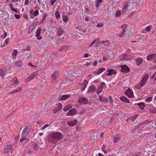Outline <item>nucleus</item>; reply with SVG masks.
<instances>
[{
	"label": "nucleus",
	"instance_id": "obj_1",
	"mask_svg": "<svg viewBox=\"0 0 156 156\" xmlns=\"http://www.w3.org/2000/svg\"><path fill=\"white\" fill-rule=\"evenodd\" d=\"M63 137V135L60 132H53L51 134L48 139V141L52 144H57L58 140L62 139Z\"/></svg>",
	"mask_w": 156,
	"mask_h": 156
},
{
	"label": "nucleus",
	"instance_id": "obj_2",
	"mask_svg": "<svg viewBox=\"0 0 156 156\" xmlns=\"http://www.w3.org/2000/svg\"><path fill=\"white\" fill-rule=\"evenodd\" d=\"M149 75L147 74L142 77L140 82L135 86V87L137 89H140L143 87L147 82L149 78Z\"/></svg>",
	"mask_w": 156,
	"mask_h": 156
},
{
	"label": "nucleus",
	"instance_id": "obj_3",
	"mask_svg": "<svg viewBox=\"0 0 156 156\" xmlns=\"http://www.w3.org/2000/svg\"><path fill=\"white\" fill-rule=\"evenodd\" d=\"M31 129V126L30 125L26 126L22 132V136L23 137L26 136L30 131Z\"/></svg>",
	"mask_w": 156,
	"mask_h": 156
},
{
	"label": "nucleus",
	"instance_id": "obj_4",
	"mask_svg": "<svg viewBox=\"0 0 156 156\" xmlns=\"http://www.w3.org/2000/svg\"><path fill=\"white\" fill-rule=\"evenodd\" d=\"M127 26V24H124L122 26V27L123 28L122 32V34L119 35V37H121L123 36L129 34L128 30H126V29L125 28Z\"/></svg>",
	"mask_w": 156,
	"mask_h": 156
},
{
	"label": "nucleus",
	"instance_id": "obj_5",
	"mask_svg": "<svg viewBox=\"0 0 156 156\" xmlns=\"http://www.w3.org/2000/svg\"><path fill=\"white\" fill-rule=\"evenodd\" d=\"M132 59H133V57H132L127 54H124L121 55L120 58L119 59V60L120 61H128Z\"/></svg>",
	"mask_w": 156,
	"mask_h": 156
},
{
	"label": "nucleus",
	"instance_id": "obj_6",
	"mask_svg": "<svg viewBox=\"0 0 156 156\" xmlns=\"http://www.w3.org/2000/svg\"><path fill=\"white\" fill-rule=\"evenodd\" d=\"M12 145L11 144L8 143L7 145L5 146L4 150V152L5 153H7L9 152L10 150L11 151V153L13 151V149H12Z\"/></svg>",
	"mask_w": 156,
	"mask_h": 156
},
{
	"label": "nucleus",
	"instance_id": "obj_7",
	"mask_svg": "<svg viewBox=\"0 0 156 156\" xmlns=\"http://www.w3.org/2000/svg\"><path fill=\"white\" fill-rule=\"evenodd\" d=\"M125 94L126 96L129 98H131L134 96L133 91L129 88L125 91Z\"/></svg>",
	"mask_w": 156,
	"mask_h": 156
},
{
	"label": "nucleus",
	"instance_id": "obj_8",
	"mask_svg": "<svg viewBox=\"0 0 156 156\" xmlns=\"http://www.w3.org/2000/svg\"><path fill=\"white\" fill-rule=\"evenodd\" d=\"M78 102L80 104H86L88 103V100L84 97H81L79 98Z\"/></svg>",
	"mask_w": 156,
	"mask_h": 156
},
{
	"label": "nucleus",
	"instance_id": "obj_9",
	"mask_svg": "<svg viewBox=\"0 0 156 156\" xmlns=\"http://www.w3.org/2000/svg\"><path fill=\"white\" fill-rule=\"evenodd\" d=\"M123 5L124 6L122 9V12L125 13L128 12L129 9L128 8L129 5L128 2H125L124 3Z\"/></svg>",
	"mask_w": 156,
	"mask_h": 156
},
{
	"label": "nucleus",
	"instance_id": "obj_10",
	"mask_svg": "<svg viewBox=\"0 0 156 156\" xmlns=\"http://www.w3.org/2000/svg\"><path fill=\"white\" fill-rule=\"evenodd\" d=\"M156 58V53H152L148 55L147 58L148 61H151Z\"/></svg>",
	"mask_w": 156,
	"mask_h": 156
},
{
	"label": "nucleus",
	"instance_id": "obj_11",
	"mask_svg": "<svg viewBox=\"0 0 156 156\" xmlns=\"http://www.w3.org/2000/svg\"><path fill=\"white\" fill-rule=\"evenodd\" d=\"M108 73L106 74V75L107 76H111L113 74L116 73V72L115 70L112 69H107Z\"/></svg>",
	"mask_w": 156,
	"mask_h": 156
},
{
	"label": "nucleus",
	"instance_id": "obj_12",
	"mask_svg": "<svg viewBox=\"0 0 156 156\" xmlns=\"http://www.w3.org/2000/svg\"><path fill=\"white\" fill-rule=\"evenodd\" d=\"M37 24V22H34L32 24H31L29 28L28 33L30 34L32 32Z\"/></svg>",
	"mask_w": 156,
	"mask_h": 156
},
{
	"label": "nucleus",
	"instance_id": "obj_13",
	"mask_svg": "<svg viewBox=\"0 0 156 156\" xmlns=\"http://www.w3.org/2000/svg\"><path fill=\"white\" fill-rule=\"evenodd\" d=\"M76 112L77 111L76 109L72 108L66 113V115L68 116L76 114Z\"/></svg>",
	"mask_w": 156,
	"mask_h": 156
},
{
	"label": "nucleus",
	"instance_id": "obj_14",
	"mask_svg": "<svg viewBox=\"0 0 156 156\" xmlns=\"http://www.w3.org/2000/svg\"><path fill=\"white\" fill-rule=\"evenodd\" d=\"M121 67L122 71L124 73H128L129 71V68L126 65H122Z\"/></svg>",
	"mask_w": 156,
	"mask_h": 156
},
{
	"label": "nucleus",
	"instance_id": "obj_15",
	"mask_svg": "<svg viewBox=\"0 0 156 156\" xmlns=\"http://www.w3.org/2000/svg\"><path fill=\"white\" fill-rule=\"evenodd\" d=\"M64 33V30L62 27L59 28L56 32L57 35L59 37L62 35Z\"/></svg>",
	"mask_w": 156,
	"mask_h": 156
},
{
	"label": "nucleus",
	"instance_id": "obj_16",
	"mask_svg": "<svg viewBox=\"0 0 156 156\" xmlns=\"http://www.w3.org/2000/svg\"><path fill=\"white\" fill-rule=\"evenodd\" d=\"M105 68H101L98 70L94 71L93 73L95 75H98L101 73L102 72L105 71Z\"/></svg>",
	"mask_w": 156,
	"mask_h": 156
},
{
	"label": "nucleus",
	"instance_id": "obj_17",
	"mask_svg": "<svg viewBox=\"0 0 156 156\" xmlns=\"http://www.w3.org/2000/svg\"><path fill=\"white\" fill-rule=\"evenodd\" d=\"M11 2H14V5L15 7H21V3L20 0H13Z\"/></svg>",
	"mask_w": 156,
	"mask_h": 156
},
{
	"label": "nucleus",
	"instance_id": "obj_18",
	"mask_svg": "<svg viewBox=\"0 0 156 156\" xmlns=\"http://www.w3.org/2000/svg\"><path fill=\"white\" fill-rule=\"evenodd\" d=\"M59 72L58 71L55 72L52 74L51 77L52 79L54 80L56 79L59 76Z\"/></svg>",
	"mask_w": 156,
	"mask_h": 156
},
{
	"label": "nucleus",
	"instance_id": "obj_19",
	"mask_svg": "<svg viewBox=\"0 0 156 156\" xmlns=\"http://www.w3.org/2000/svg\"><path fill=\"white\" fill-rule=\"evenodd\" d=\"M96 90V88L94 86H91L89 87L87 92L92 93L94 92Z\"/></svg>",
	"mask_w": 156,
	"mask_h": 156
},
{
	"label": "nucleus",
	"instance_id": "obj_20",
	"mask_svg": "<svg viewBox=\"0 0 156 156\" xmlns=\"http://www.w3.org/2000/svg\"><path fill=\"white\" fill-rule=\"evenodd\" d=\"M70 96L69 94L63 95L60 97L59 100L60 101L65 100L68 98L70 97Z\"/></svg>",
	"mask_w": 156,
	"mask_h": 156
},
{
	"label": "nucleus",
	"instance_id": "obj_21",
	"mask_svg": "<svg viewBox=\"0 0 156 156\" xmlns=\"http://www.w3.org/2000/svg\"><path fill=\"white\" fill-rule=\"evenodd\" d=\"M77 123V121L76 120H74L73 121H70L67 122L68 124L70 126H73L75 125Z\"/></svg>",
	"mask_w": 156,
	"mask_h": 156
},
{
	"label": "nucleus",
	"instance_id": "obj_22",
	"mask_svg": "<svg viewBox=\"0 0 156 156\" xmlns=\"http://www.w3.org/2000/svg\"><path fill=\"white\" fill-rule=\"evenodd\" d=\"M120 100L124 102L127 103H130L129 100L126 97L124 96H122L120 98Z\"/></svg>",
	"mask_w": 156,
	"mask_h": 156
},
{
	"label": "nucleus",
	"instance_id": "obj_23",
	"mask_svg": "<svg viewBox=\"0 0 156 156\" xmlns=\"http://www.w3.org/2000/svg\"><path fill=\"white\" fill-rule=\"evenodd\" d=\"M35 76L32 75V73L25 80V82H27L30 81L31 80L33 79Z\"/></svg>",
	"mask_w": 156,
	"mask_h": 156
},
{
	"label": "nucleus",
	"instance_id": "obj_24",
	"mask_svg": "<svg viewBox=\"0 0 156 156\" xmlns=\"http://www.w3.org/2000/svg\"><path fill=\"white\" fill-rule=\"evenodd\" d=\"M153 99V96L152 95L151 96H148L145 100V101L146 103H149L151 102Z\"/></svg>",
	"mask_w": 156,
	"mask_h": 156
},
{
	"label": "nucleus",
	"instance_id": "obj_25",
	"mask_svg": "<svg viewBox=\"0 0 156 156\" xmlns=\"http://www.w3.org/2000/svg\"><path fill=\"white\" fill-rule=\"evenodd\" d=\"M143 59L142 58H138L136 59V62L137 66H140L142 63Z\"/></svg>",
	"mask_w": 156,
	"mask_h": 156
},
{
	"label": "nucleus",
	"instance_id": "obj_26",
	"mask_svg": "<svg viewBox=\"0 0 156 156\" xmlns=\"http://www.w3.org/2000/svg\"><path fill=\"white\" fill-rule=\"evenodd\" d=\"M114 142L117 143L120 138V136L119 134H117L113 136Z\"/></svg>",
	"mask_w": 156,
	"mask_h": 156
},
{
	"label": "nucleus",
	"instance_id": "obj_27",
	"mask_svg": "<svg viewBox=\"0 0 156 156\" xmlns=\"http://www.w3.org/2000/svg\"><path fill=\"white\" fill-rule=\"evenodd\" d=\"M9 6L10 9L12 12H14L16 13H19L20 12V11H18L16 9L13 8L12 5V4L10 3L9 4Z\"/></svg>",
	"mask_w": 156,
	"mask_h": 156
},
{
	"label": "nucleus",
	"instance_id": "obj_28",
	"mask_svg": "<svg viewBox=\"0 0 156 156\" xmlns=\"http://www.w3.org/2000/svg\"><path fill=\"white\" fill-rule=\"evenodd\" d=\"M99 98L101 102H106L107 100V99L106 98L100 95L99 96Z\"/></svg>",
	"mask_w": 156,
	"mask_h": 156
},
{
	"label": "nucleus",
	"instance_id": "obj_29",
	"mask_svg": "<svg viewBox=\"0 0 156 156\" xmlns=\"http://www.w3.org/2000/svg\"><path fill=\"white\" fill-rule=\"evenodd\" d=\"M99 42V41L98 40H95L93 41L89 45V47H90L93 46H95L97 44H98Z\"/></svg>",
	"mask_w": 156,
	"mask_h": 156
},
{
	"label": "nucleus",
	"instance_id": "obj_30",
	"mask_svg": "<svg viewBox=\"0 0 156 156\" xmlns=\"http://www.w3.org/2000/svg\"><path fill=\"white\" fill-rule=\"evenodd\" d=\"M136 105H138L140 108L142 110L143 109L144 107H145L144 104L143 102L137 103Z\"/></svg>",
	"mask_w": 156,
	"mask_h": 156
},
{
	"label": "nucleus",
	"instance_id": "obj_31",
	"mask_svg": "<svg viewBox=\"0 0 156 156\" xmlns=\"http://www.w3.org/2000/svg\"><path fill=\"white\" fill-rule=\"evenodd\" d=\"M101 42L106 47H108L110 45V44L108 40L102 41Z\"/></svg>",
	"mask_w": 156,
	"mask_h": 156
},
{
	"label": "nucleus",
	"instance_id": "obj_32",
	"mask_svg": "<svg viewBox=\"0 0 156 156\" xmlns=\"http://www.w3.org/2000/svg\"><path fill=\"white\" fill-rule=\"evenodd\" d=\"M5 70L2 69H0V76L2 77H4L5 76Z\"/></svg>",
	"mask_w": 156,
	"mask_h": 156
},
{
	"label": "nucleus",
	"instance_id": "obj_33",
	"mask_svg": "<svg viewBox=\"0 0 156 156\" xmlns=\"http://www.w3.org/2000/svg\"><path fill=\"white\" fill-rule=\"evenodd\" d=\"M41 28H38L37 30L36 31V33L35 36H38L40 35L41 31Z\"/></svg>",
	"mask_w": 156,
	"mask_h": 156
},
{
	"label": "nucleus",
	"instance_id": "obj_34",
	"mask_svg": "<svg viewBox=\"0 0 156 156\" xmlns=\"http://www.w3.org/2000/svg\"><path fill=\"white\" fill-rule=\"evenodd\" d=\"M88 81H87V80H84L83 81V83L84 85V87L83 88V90H84L85 89V88L87 86V85L88 84Z\"/></svg>",
	"mask_w": 156,
	"mask_h": 156
},
{
	"label": "nucleus",
	"instance_id": "obj_35",
	"mask_svg": "<svg viewBox=\"0 0 156 156\" xmlns=\"http://www.w3.org/2000/svg\"><path fill=\"white\" fill-rule=\"evenodd\" d=\"M22 64V62L21 61H16L15 62V65L16 66H20Z\"/></svg>",
	"mask_w": 156,
	"mask_h": 156
},
{
	"label": "nucleus",
	"instance_id": "obj_36",
	"mask_svg": "<svg viewBox=\"0 0 156 156\" xmlns=\"http://www.w3.org/2000/svg\"><path fill=\"white\" fill-rule=\"evenodd\" d=\"M12 81L14 83L16 84H18V81L16 77H14L12 80Z\"/></svg>",
	"mask_w": 156,
	"mask_h": 156
},
{
	"label": "nucleus",
	"instance_id": "obj_37",
	"mask_svg": "<svg viewBox=\"0 0 156 156\" xmlns=\"http://www.w3.org/2000/svg\"><path fill=\"white\" fill-rule=\"evenodd\" d=\"M55 16L57 19H58L60 17V14L59 11H57L55 12Z\"/></svg>",
	"mask_w": 156,
	"mask_h": 156
},
{
	"label": "nucleus",
	"instance_id": "obj_38",
	"mask_svg": "<svg viewBox=\"0 0 156 156\" xmlns=\"http://www.w3.org/2000/svg\"><path fill=\"white\" fill-rule=\"evenodd\" d=\"M17 50L16 49H14L12 55L14 56H16L17 55Z\"/></svg>",
	"mask_w": 156,
	"mask_h": 156
},
{
	"label": "nucleus",
	"instance_id": "obj_39",
	"mask_svg": "<svg viewBox=\"0 0 156 156\" xmlns=\"http://www.w3.org/2000/svg\"><path fill=\"white\" fill-rule=\"evenodd\" d=\"M68 17L66 15L64 16H62V20L64 22H66L68 21Z\"/></svg>",
	"mask_w": 156,
	"mask_h": 156
},
{
	"label": "nucleus",
	"instance_id": "obj_40",
	"mask_svg": "<svg viewBox=\"0 0 156 156\" xmlns=\"http://www.w3.org/2000/svg\"><path fill=\"white\" fill-rule=\"evenodd\" d=\"M152 27V26L151 25H150L147 26L146 28V30L147 32L150 31Z\"/></svg>",
	"mask_w": 156,
	"mask_h": 156
},
{
	"label": "nucleus",
	"instance_id": "obj_41",
	"mask_svg": "<svg viewBox=\"0 0 156 156\" xmlns=\"http://www.w3.org/2000/svg\"><path fill=\"white\" fill-rule=\"evenodd\" d=\"M57 105L58 106V108H57L58 109L57 110V111H59L61 109L62 106V104L61 103H59Z\"/></svg>",
	"mask_w": 156,
	"mask_h": 156
},
{
	"label": "nucleus",
	"instance_id": "obj_42",
	"mask_svg": "<svg viewBox=\"0 0 156 156\" xmlns=\"http://www.w3.org/2000/svg\"><path fill=\"white\" fill-rule=\"evenodd\" d=\"M21 89V88L19 87L15 89H14L11 91V93H12L16 92H17Z\"/></svg>",
	"mask_w": 156,
	"mask_h": 156
},
{
	"label": "nucleus",
	"instance_id": "obj_43",
	"mask_svg": "<svg viewBox=\"0 0 156 156\" xmlns=\"http://www.w3.org/2000/svg\"><path fill=\"white\" fill-rule=\"evenodd\" d=\"M105 85V84L104 82H102L101 83L99 88L102 90L104 88Z\"/></svg>",
	"mask_w": 156,
	"mask_h": 156
},
{
	"label": "nucleus",
	"instance_id": "obj_44",
	"mask_svg": "<svg viewBox=\"0 0 156 156\" xmlns=\"http://www.w3.org/2000/svg\"><path fill=\"white\" fill-rule=\"evenodd\" d=\"M39 14V11L38 10H35L33 13V15L35 16H37Z\"/></svg>",
	"mask_w": 156,
	"mask_h": 156
},
{
	"label": "nucleus",
	"instance_id": "obj_45",
	"mask_svg": "<svg viewBox=\"0 0 156 156\" xmlns=\"http://www.w3.org/2000/svg\"><path fill=\"white\" fill-rule=\"evenodd\" d=\"M121 14V12L119 11H117L116 12V13L115 14V16H119Z\"/></svg>",
	"mask_w": 156,
	"mask_h": 156
},
{
	"label": "nucleus",
	"instance_id": "obj_46",
	"mask_svg": "<svg viewBox=\"0 0 156 156\" xmlns=\"http://www.w3.org/2000/svg\"><path fill=\"white\" fill-rule=\"evenodd\" d=\"M49 125L48 124H45L41 128V129L42 130L44 129L45 128H46L48 127L49 126Z\"/></svg>",
	"mask_w": 156,
	"mask_h": 156
},
{
	"label": "nucleus",
	"instance_id": "obj_47",
	"mask_svg": "<svg viewBox=\"0 0 156 156\" xmlns=\"http://www.w3.org/2000/svg\"><path fill=\"white\" fill-rule=\"evenodd\" d=\"M21 136H22V138H21L20 140V142H23V141H24L26 139V138H25V137L26 136L23 137V136H22V134L21 135Z\"/></svg>",
	"mask_w": 156,
	"mask_h": 156
},
{
	"label": "nucleus",
	"instance_id": "obj_48",
	"mask_svg": "<svg viewBox=\"0 0 156 156\" xmlns=\"http://www.w3.org/2000/svg\"><path fill=\"white\" fill-rule=\"evenodd\" d=\"M102 90V89H100V88H99L97 90V93L98 94H99L101 92Z\"/></svg>",
	"mask_w": 156,
	"mask_h": 156
},
{
	"label": "nucleus",
	"instance_id": "obj_49",
	"mask_svg": "<svg viewBox=\"0 0 156 156\" xmlns=\"http://www.w3.org/2000/svg\"><path fill=\"white\" fill-rule=\"evenodd\" d=\"M38 72L37 71H36L35 72H34L32 73V75H34L35 77L38 74Z\"/></svg>",
	"mask_w": 156,
	"mask_h": 156
},
{
	"label": "nucleus",
	"instance_id": "obj_50",
	"mask_svg": "<svg viewBox=\"0 0 156 156\" xmlns=\"http://www.w3.org/2000/svg\"><path fill=\"white\" fill-rule=\"evenodd\" d=\"M7 36V33L6 32L4 33L3 34L2 36V38H5Z\"/></svg>",
	"mask_w": 156,
	"mask_h": 156
},
{
	"label": "nucleus",
	"instance_id": "obj_51",
	"mask_svg": "<svg viewBox=\"0 0 156 156\" xmlns=\"http://www.w3.org/2000/svg\"><path fill=\"white\" fill-rule=\"evenodd\" d=\"M104 24L102 23H98L97 24V27H102L103 26Z\"/></svg>",
	"mask_w": 156,
	"mask_h": 156
},
{
	"label": "nucleus",
	"instance_id": "obj_52",
	"mask_svg": "<svg viewBox=\"0 0 156 156\" xmlns=\"http://www.w3.org/2000/svg\"><path fill=\"white\" fill-rule=\"evenodd\" d=\"M15 17L17 19H19L20 18V16L17 14H14V15Z\"/></svg>",
	"mask_w": 156,
	"mask_h": 156
},
{
	"label": "nucleus",
	"instance_id": "obj_53",
	"mask_svg": "<svg viewBox=\"0 0 156 156\" xmlns=\"http://www.w3.org/2000/svg\"><path fill=\"white\" fill-rule=\"evenodd\" d=\"M9 40V38H8L5 41L4 43H5L6 44H7L8 43Z\"/></svg>",
	"mask_w": 156,
	"mask_h": 156
},
{
	"label": "nucleus",
	"instance_id": "obj_54",
	"mask_svg": "<svg viewBox=\"0 0 156 156\" xmlns=\"http://www.w3.org/2000/svg\"><path fill=\"white\" fill-rule=\"evenodd\" d=\"M57 1V0H51V4L53 5H54V3Z\"/></svg>",
	"mask_w": 156,
	"mask_h": 156
},
{
	"label": "nucleus",
	"instance_id": "obj_55",
	"mask_svg": "<svg viewBox=\"0 0 156 156\" xmlns=\"http://www.w3.org/2000/svg\"><path fill=\"white\" fill-rule=\"evenodd\" d=\"M29 0H25V2H24L25 6H26V5H27L29 4Z\"/></svg>",
	"mask_w": 156,
	"mask_h": 156
},
{
	"label": "nucleus",
	"instance_id": "obj_56",
	"mask_svg": "<svg viewBox=\"0 0 156 156\" xmlns=\"http://www.w3.org/2000/svg\"><path fill=\"white\" fill-rule=\"evenodd\" d=\"M92 64L94 66H96L97 64V61H95Z\"/></svg>",
	"mask_w": 156,
	"mask_h": 156
},
{
	"label": "nucleus",
	"instance_id": "obj_57",
	"mask_svg": "<svg viewBox=\"0 0 156 156\" xmlns=\"http://www.w3.org/2000/svg\"><path fill=\"white\" fill-rule=\"evenodd\" d=\"M46 14H44V16L42 18V21H44V20L46 19Z\"/></svg>",
	"mask_w": 156,
	"mask_h": 156
},
{
	"label": "nucleus",
	"instance_id": "obj_58",
	"mask_svg": "<svg viewBox=\"0 0 156 156\" xmlns=\"http://www.w3.org/2000/svg\"><path fill=\"white\" fill-rule=\"evenodd\" d=\"M153 102L155 105H156V96H154L153 101Z\"/></svg>",
	"mask_w": 156,
	"mask_h": 156
},
{
	"label": "nucleus",
	"instance_id": "obj_59",
	"mask_svg": "<svg viewBox=\"0 0 156 156\" xmlns=\"http://www.w3.org/2000/svg\"><path fill=\"white\" fill-rule=\"evenodd\" d=\"M35 37H37V39L39 40H40L42 38V37L40 36V35L38 36H35Z\"/></svg>",
	"mask_w": 156,
	"mask_h": 156
},
{
	"label": "nucleus",
	"instance_id": "obj_60",
	"mask_svg": "<svg viewBox=\"0 0 156 156\" xmlns=\"http://www.w3.org/2000/svg\"><path fill=\"white\" fill-rule=\"evenodd\" d=\"M156 72L153 75L150 77V79H153L154 78V77L156 76Z\"/></svg>",
	"mask_w": 156,
	"mask_h": 156
},
{
	"label": "nucleus",
	"instance_id": "obj_61",
	"mask_svg": "<svg viewBox=\"0 0 156 156\" xmlns=\"http://www.w3.org/2000/svg\"><path fill=\"white\" fill-rule=\"evenodd\" d=\"M96 7L97 8H98L99 5L100 3L97 2V1H96Z\"/></svg>",
	"mask_w": 156,
	"mask_h": 156
},
{
	"label": "nucleus",
	"instance_id": "obj_62",
	"mask_svg": "<svg viewBox=\"0 0 156 156\" xmlns=\"http://www.w3.org/2000/svg\"><path fill=\"white\" fill-rule=\"evenodd\" d=\"M90 55L89 53H85L84 54V57L85 58H87L89 57V55Z\"/></svg>",
	"mask_w": 156,
	"mask_h": 156
},
{
	"label": "nucleus",
	"instance_id": "obj_63",
	"mask_svg": "<svg viewBox=\"0 0 156 156\" xmlns=\"http://www.w3.org/2000/svg\"><path fill=\"white\" fill-rule=\"evenodd\" d=\"M69 109V107L68 106H66L64 109L63 110L64 111H66Z\"/></svg>",
	"mask_w": 156,
	"mask_h": 156
},
{
	"label": "nucleus",
	"instance_id": "obj_64",
	"mask_svg": "<svg viewBox=\"0 0 156 156\" xmlns=\"http://www.w3.org/2000/svg\"><path fill=\"white\" fill-rule=\"evenodd\" d=\"M109 99H110V102L111 103H112L113 102V100H112V98L111 96H109Z\"/></svg>",
	"mask_w": 156,
	"mask_h": 156
}]
</instances>
